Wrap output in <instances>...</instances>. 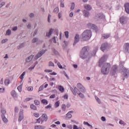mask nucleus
Here are the masks:
<instances>
[{"label":"nucleus","instance_id":"obj_1","mask_svg":"<svg viewBox=\"0 0 129 129\" xmlns=\"http://www.w3.org/2000/svg\"><path fill=\"white\" fill-rule=\"evenodd\" d=\"M107 57L108 56L107 55H104L99 61V67H101L103 65L101 69V73L103 75H108L111 68V64L110 63H104Z\"/></svg>","mask_w":129,"mask_h":129},{"label":"nucleus","instance_id":"obj_2","mask_svg":"<svg viewBox=\"0 0 129 129\" xmlns=\"http://www.w3.org/2000/svg\"><path fill=\"white\" fill-rule=\"evenodd\" d=\"M82 39L83 41H88L92 37V32L90 30H86L82 34Z\"/></svg>","mask_w":129,"mask_h":129},{"label":"nucleus","instance_id":"obj_3","mask_svg":"<svg viewBox=\"0 0 129 129\" xmlns=\"http://www.w3.org/2000/svg\"><path fill=\"white\" fill-rule=\"evenodd\" d=\"M89 50L90 49L88 46L84 47L81 51V53L80 55V57L82 59H85L87 58L89 56Z\"/></svg>","mask_w":129,"mask_h":129},{"label":"nucleus","instance_id":"obj_4","mask_svg":"<svg viewBox=\"0 0 129 129\" xmlns=\"http://www.w3.org/2000/svg\"><path fill=\"white\" fill-rule=\"evenodd\" d=\"M71 90L74 95H76L77 94L81 98H84V95L76 87H75L74 89L73 87H71Z\"/></svg>","mask_w":129,"mask_h":129},{"label":"nucleus","instance_id":"obj_5","mask_svg":"<svg viewBox=\"0 0 129 129\" xmlns=\"http://www.w3.org/2000/svg\"><path fill=\"white\" fill-rule=\"evenodd\" d=\"M48 119L47 116L46 114H43L42 116V118L40 117L38 119H37V122L38 123H40L43 122V121H46Z\"/></svg>","mask_w":129,"mask_h":129},{"label":"nucleus","instance_id":"obj_6","mask_svg":"<svg viewBox=\"0 0 129 129\" xmlns=\"http://www.w3.org/2000/svg\"><path fill=\"white\" fill-rule=\"evenodd\" d=\"M77 87L80 90L81 92L84 93L86 92V90L85 89V88L83 86V85L82 84H81L80 83H78L77 84Z\"/></svg>","mask_w":129,"mask_h":129},{"label":"nucleus","instance_id":"obj_7","mask_svg":"<svg viewBox=\"0 0 129 129\" xmlns=\"http://www.w3.org/2000/svg\"><path fill=\"white\" fill-rule=\"evenodd\" d=\"M118 71V67L116 65H113L111 69L110 73L112 75H115Z\"/></svg>","mask_w":129,"mask_h":129},{"label":"nucleus","instance_id":"obj_8","mask_svg":"<svg viewBox=\"0 0 129 129\" xmlns=\"http://www.w3.org/2000/svg\"><path fill=\"white\" fill-rule=\"evenodd\" d=\"M108 47V44L107 43H104L103 44H102L101 45V47H100V49L102 51H104V50H105Z\"/></svg>","mask_w":129,"mask_h":129},{"label":"nucleus","instance_id":"obj_9","mask_svg":"<svg viewBox=\"0 0 129 129\" xmlns=\"http://www.w3.org/2000/svg\"><path fill=\"white\" fill-rule=\"evenodd\" d=\"M122 72L123 73L122 75L123 77L124 78L128 77V72L127 71V70L126 68H123Z\"/></svg>","mask_w":129,"mask_h":129},{"label":"nucleus","instance_id":"obj_10","mask_svg":"<svg viewBox=\"0 0 129 129\" xmlns=\"http://www.w3.org/2000/svg\"><path fill=\"white\" fill-rule=\"evenodd\" d=\"M45 52V51L42 50L41 51H40L38 52V53L36 55L35 57V59H38L39 57H40Z\"/></svg>","mask_w":129,"mask_h":129},{"label":"nucleus","instance_id":"obj_11","mask_svg":"<svg viewBox=\"0 0 129 129\" xmlns=\"http://www.w3.org/2000/svg\"><path fill=\"white\" fill-rule=\"evenodd\" d=\"M124 52L129 53V43H126L124 45Z\"/></svg>","mask_w":129,"mask_h":129},{"label":"nucleus","instance_id":"obj_12","mask_svg":"<svg viewBox=\"0 0 129 129\" xmlns=\"http://www.w3.org/2000/svg\"><path fill=\"white\" fill-rule=\"evenodd\" d=\"M80 37L79 35L78 34L76 35V36L75 37V41L73 43V45H76V44L79 41Z\"/></svg>","mask_w":129,"mask_h":129},{"label":"nucleus","instance_id":"obj_13","mask_svg":"<svg viewBox=\"0 0 129 129\" xmlns=\"http://www.w3.org/2000/svg\"><path fill=\"white\" fill-rule=\"evenodd\" d=\"M119 20L120 24H121L122 25H124V24H125L126 23V19L124 17H121L120 18Z\"/></svg>","mask_w":129,"mask_h":129},{"label":"nucleus","instance_id":"obj_14","mask_svg":"<svg viewBox=\"0 0 129 129\" xmlns=\"http://www.w3.org/2000/svg\"><path fill=\"white\" fill-rule=\"evenodd\" d=\"M24 118L23 111H20L19 113V122H21Z\"/></svg>","mask_w":129,"mask_h":129},{"label":"nucleus","instance_id":"obj_15","mask_svg":"<svg viewBox=\"0 0 129 129\" xmlns=\"http://www.w3.org/2000/svg\"><path fill=\"white\" fill-rule=\"evenodd\" d=\"M88 27L89 29H92L93 30H95V29H96V26L94 24H92L90 23H89L88 24Z\"/></svg>","mask_w":129,"mask_h":129},{"label":"nucleus","instance_id":"obj_16","mask_svg":"<svg viewBox=\"0 0 129 129\" xmlns=\"http://www.w3.org/2000/svg\"><path fill=\"white\" fill-rule=\"evenodd\" d=\"M125 12L129 14V3H126L124 5Z\"/></svg>","mask_w":129,"mask_h":129},{"label":"nucleus","instance_id":"obj_17","mask_svg":"<svg viewBox=\"0 0 129 129\" xmlns=\"http://www.w3.org/2000/svg\"><path fill=\"white\" fill-rule=\"evenodd\" d=\"M53 32V29H51L50 30L49 32L46 33V36L47 37L49 38L50 37V36L51 35V34H52Z\"/></svg>","mask_w":129,"mask_h":129},{"label":"nucleus","instance_id":"obj_18","mask_svg":"<svg viewBox=\"0 0 129 129\" xmlns=\"http://www.w3.org/2000/svg\"><path fill=\"white\" fill-rule=\"evenodd\" d=\"M2 120L5 123H7L8 122V120L6 118V116H5L4 114H2Z\"/></svg>","mask_w":129,"mask_h":129},{"label":"nucleus","instance_id":"obj_19","mask_svg":"<svg viewBox=\"0 0 129 129\" xmlns=\"http://www.w3.org/2000/svg\"><path fill=\"white\" fill-rule=\"evenodd\" d=\"M84 8L85 9L90 11L92 9L91 7L89 5H86L84 6Z\"/></svg>","mask_w":129,"mask_h":129},{"label":"nucleus","instance_id":"obj_20","mask_svg":"<svg viewBox=\"0 0 129 129\" xmlns=\"http://www.w3.org/2000/svg\"><path fill=\"white\" fill-rule=\"evenodd\" d=\"M58 89L59 90V91H60L61 92H64V87L63 86H62L61 85L58 86Z\"/></svg>","mask_w":129,"mask_h":129},{"label":"nucleus","instance_id":"obj_21","mask_svg":"<svg viewBox=\"0 0 129 129\" xmlns=\"http://www.w3.org/2000/svg\"><path fill=\"white\" fill-rule=\"evenodd\" d=\"M72 117V115L69 113H68V114H67V116H66V119L67 120H68V119L71 118Z\"/></svg>","mask_w":129,"mask_h":129},{"label":"nucleus","instance_id":"obj_22","mask_svg":"<svg viewBox=\"0 0 129 129\" xmlns=\"http://www.w3.org/2000/svg\"><path fill=\"white\" fill-rule=\"evenodd\" d=\"M45 127L44 126L37 125L35 126V129H45Z\"/></svg>","mask_w":129,"mask_h":129},{"label":"nucleus","instance_id":"obj_23","mask_svg":"<svg viewBox=\"0 0 129 129\" xmlns=\"http://www.w3.org/2000/svg\"><path fill=\"white\" fill-rule=\"evenodd\" d=\"M11 95L14 98H17V94L16 93L15 91H12Z\"/></svg>","mask_w":129,"mask_h":129},{"label":"nucleus","instance_id":"obj_24","mask_svg":"<svg viewBox=\"0 0 129 129\" xmlns=\"http://www.w3.org/2000/svg\"><path fill=\"white\" fill-rule=\"evenodd\" d=\"M33 58V55H30L28 58L26 59V62H29L32 58Z\"/></svg>","mask_w":129,"mask_h":129},{"label":"nucleus","instance_id":"obj_25","mask_svg":"<svg viewBox=\"0 0 129 129\" xmlns=\"http://www.w3.org/2000/svg\"><path fill=\"white\" fill-rule=\"evenodd\" d=\"M102 37L103 38H104V39H108L110 37V35L107 34H103Z\"/></svg>","mask_w":129,"mask_h":129},{"label":"nucleus","instance_id":"obj_26","mask_svg":"<svg viewBox=\"0 0 129 129\" xmlns=\"http://www.w3.org/2000/svg\"><path fill=\"white\" fill-rule=\"evenodd\" d=\"M83 13H84V16L85 17H87L89 16V12H88L87 11L84 10L83 11Z\"/></svg>","mask_w":129,"mask_h":129},{"label":"nucleus","instance_id":"obj_27","mask_svg":"<svg viewBox=\"0 0 129 129\" xmlns=\"http://www.w3.org/2000/svg\"><path fill=\"white\" fill-rule=\"evenodd\" d=\"M41 103L44 105H46L48 104V101H47V100H45V99H43V100H42Z\"/></svg>","mask_w":129,"mask_h":129},{"label":"nucleus","instance_id":"obj_28","mask_svg":"<svg viewBox=\"0 0 129 129\" xmlns=\"http://www.w3.org/2000/svg\"><path fill=\"white\" fill-rule=\"evenodd\" d=\"M97 17L100 18V19H102L103 18H104V16L103 14H99L97 15Z\"/></svg>","mask_w":129,"mask_h":129},{"label":"nucleus","instance_id":"obj_29","mask_svg":"<svg viewBox=\"0 0 129 129\" xmlns=\"http://www.w3.org/2000/svg\"><path fill=\"white\" fill-rule=\"evenodd\" d=\"M73 129H82V127H78V126L77 125H74Z\"/></svg>","mask_w":129,"mask_h":129},{"label":"nucleus","instance_id":"obj_30","mask_svg":"<svg viewBox=\"0 0 129 129\" xmlns=\"http://www.w3.org/2000/svg\"><path fill=\"white\" fill-rule=\"evenodd\" d=\"M22 85H19V86L18 87V88H17L18 91H19L20 92H21L22 91Z\"/></svg>","mask_w":129,"mask_h":129},{"label":"nucleus","instance_id":"obj_31","mask_svg":"<svg viewBox=\"0 0 129 129\" xmlns=\"http://www.w3.org/2000/svg\"><path fill=\"white\" fill-rule=\"evenodd\" d=\"M75 3H73L71 4V10H73L75 9Z\"/></svg>","mask_w":129,"mask_h":129},{"label":"nucleus","instance_id":"obj_32","mask_svg":"<svg viewBox=\"0 0 129 129\" xmlns=\"http://www.w3.org/2000/svg\"><path fill=\"white\" fill-rule=\"evenodd\" d=\"M10 83V81L9 79H6L5 81V85H8Z\"/></svg>","mask_w":129,"mask_h":129},{"label":"nucleus","instance_id":"obj_33","mask_svg":"<svg viewBox=\"0 0 129 129\" xmlns=\"http://www.w3.org/2000/svg\"><path fill=\"white\" fill-rule=\"evenodd\" d=\"M60 105V102L59 101H57L55 103V107L56 108H57Z\"/></svg>","mask_w":129,"mask_h":129},{"label":"nucleus","instance_id":"obj_34","mask_svg":"<svg viewBox=\"0 0 129 129\" xmlns=\"http://www.w3.org/2000/svg\"><path fill=\"white\" fill-rule=\"evenodd\" d=\"M25 75V72H24L22 73V74L20 76V78L21 80H23V79H24V76Z\"/></svg>","mask_w":129,"mask_h":129},{"label":"nucleus","instance_id":"obj_35","mask_svg":"<svg viewBox=\"0 0 129 129\" xmlns=\"http://www.w3.org/2000/svg\"><path fill=\"white\" fill-rule=\"evenodd\" d=\"M61 109H62V111H64L66 110V106L64 104H62L61 105Z\"/></svg>","mask_w":129,"mask_h":129},{"label":"nucleus","instance_id":"obj_36","mask_svg":"<svg viewBox=\"0 0 129 129\" xmlns=\"http://www.w3.org/2000/svg\"><path fill=\"white\" fill-rule=\"evenodd\" d=\"M30 107H31V109H33L34 110H37V107L35 105H31L30 106Z\"/></svg>","mask_w":129,"mask_h":129},{"label":"nucleus","instance_id":"obj_37","mask_svg":"<svg viewBox=\"0 0 129 129\" xmlns=\"http://www.w3.org/2000/svg\"><path fill=\"white\" fill-rule=\"evenodd\" d=\"M34 103L36 105H39L40 104L39 101H38V100H35Z\"/></svg>","mask_w":129,"mask_h":129},{"label":"nucleus","instance_id":"obj_38","mask_svg":"<svg viewBox=\"0 0 129 129\" xmlns=\"http://www.w3.org/2000/svg\"><path fill=\"white\" fill-rule=\"evenodd\" d=\"M1 113H2V114H4L5 115V114L6 113V110H5V109H2L1 110Z\"/></svg>","mask_w":129,"mask_h":129},{"label":"nucleus","instance_id":"obj_39","mask_svg":"<svg viewBox=\"0 0 129 129\" xmlns=\"http://www.w3.org/2000/svg\"><path fill=\"white\" fill-rule=\"evenodd\" d=\"M33 90V87L32 86H30L28 88V91H32Z\"/></svg>","mask_w":129,"mask_h":129},{"label":"nucleus","instance_id":"obj_40","mask_svg":"<svg viewBox=\"0 0 129 129\" xmlns=\"http://www.w3.org/2000/svg\"><path fill=\"white\" fill-rule=\"evenodd\" d=\"M49 67H54V64L53 62H52V61H50L49 62Z\"/></svg>","mask_w":129,"mask_h":129},{"label":"nucleus","instance_id":"obj_41","mask_svg":"<svg viewBox=\"0 0 129 129\" xmlns=\"http://www.w3.org/2000/svg\"><path fill=\"white\" fill-rule=\"evenodd\" d=\"M95 99L99 104L101 103L100 99L98 98V97H95Z\"/></svg>","mask_w":129,"mask_h":129},{"label":"nucleus","instance_id":"obj_42","mask_svg":"<svg viewBox=\"0 0 129 129\" xmlns=\"http://www.w3.org/2000/svg\"><path fill=\"white\" fill-rule=\"evenodd\" d=\"M69 33L68 31H66V32H64V35H66V37L67 38H68L69 37Z\"/></svg>","mask_w":129,"mask_h":129},{"label":"nucleus","instance_id":"obj_43","mask_svg":"<svg viewBox=\"0 0 129 129\" xmlns=\"http://www.w3.org/2000/svg\"><path fill=\"white\" fill-rule=\"evenodd\" d=\"M11 33V31L10 29H8L6 32V35H10V34Z\"/></svg>","mask_w":129,"mask_h":129},{"label":"nucleus","instance_id":"obj_44","mask_svg":"<svg viewBox=\"0 0 129 129\" xmlns=\"http://www.w3.org/2000/svg\"><path fill=\"white\" fill-rule=\"evenodd\" d=\"M44 89V85H42L41 86H40V87H39V91H41L42 90H43Z\"/></svg>","mask_w":129,"mask_h":129},{"label":"nucleus","instance_id":"obj_45","mask_svg":"<svg viewBox=\"0 0 129 129\" xmlns=\"http://www.w3.org/2000/svg\"><path fill=\"white\" fill-rule=\"evenodd\" d=\"M34 115L35 117H37V118L39 117V116H40L39 114L38 113H34Z\"/></svg>","mask_w":129,"mask_h":129},{"label":"nucleus","instance_id":"obj_46","mask_svg":"<svg viewBox=\"0 0 129 129\" xmlns=\"http://www.w3.org/2000/svg\"><path fill=\"white\" fill-rule=\"evenodd\" d=\"M119 123L120 124L123 125H124L125 124L124 122L123 121H122V120H120L119 122Z\"/></svg>","mask_w":129,"mask_h":129},{"label":"nucleus","instance_id":"obj_47","mask_svg":"<svg viewBox=\"0 0 129 129\" xmlns=\"http://www.w3.org/2000/svg\"><path fill=\"white\" fill-rule=\"evenodd\" d=\"M38 40V39L36 38H34L33 40H32V43H36Z\"/></svg>","mask_w":129,"mask_h":129},{"label":"nucleus","instance_id":"obj_48","mask_svg":"<svg viewBox=\"0 0 129 129\" xmlns=\"http://www.w3.org/2000/svg\"><path fill=\"white\" fill-rule=\"evenodd\" d=\"M59 12V9L58 8H56L54 10V12L57 13Z\"/></svg>","mask_w":129,"mask_h":129},{"label":"nucleus","instance_id":"obj_49","mask_svg":"<svg viewBox=\"0 0 129 129\" xmlns=\"http://www.w3.org/2000/svg\"><path fill=\"white\" fill-rule=\"evenodd\" d=\"M57 65H58V66L59 69H63L62 66L61 65L60 62H58L57 63Z\"/></svg>","mask_w":129,"mask_h":129},{"label":"nucleus","instance_id":"obj_50","mask_svg":"<svg viewBox=\"0 0 129 129\" xmlns=\"http://www.w3.org/2000/svg\"><path fill=\"white\" fill-rule=\"evenodd\" d=\"M7 41H8V39H3V40L2 41V44H4L5 43L7 42Z\"/></svg>","mask_w":129,"mask_h":129},{"label":"nucleus","instance_id":"obj_51","mask_svg":"<svg viewBox=\"0 0 129 129\" xmlns=\"http://www.w3.org/2000/svg\"><path fill=\"white\" fill-rule=\"evenodd\" d=\"M45 72L46 73H51L52 72V70H45Z\"/></svg>","mask_w":129,"mask_h":129},{"label":"nucleus","instance_id":"obj_52","mask_svg":"<svg viewBox=\"0 0 129 129\" xmlns=\"http://www.w3.org/2000/svg\"><path fill=\"white\" fill-rule=\"evenodd\" d=\"M67 127L69 128V129H73V126L72 125H68Z\"/></svg>","mask_w":129,"mask_h":129},{"label":"nucleus","instance_id":"obj_53","mask_svg":"<svg viewBox=\"0 0 129 129\" xmlns=\"http://www.w3.org/2000/svg\"><path fill=\"white\" fill-rule=\"evenodd\" d=\"M83 124H84V125H87L88 126H90V124L88 122H86V121H84V122H83Z\"/></svg>","mask_w":129,"mask_h":129},{"label":"nucleus","instance_id":"obj_54","mask_svg":"<svg viewBox=\"0 0 129 129\" xmlns=\"http://www.w3.org/2000/svg\"><path fill=\"white\" fill-rule=\"evenodd\" d=\"M0 92H5V89L4 88H1Z\"/></svg>","mask_w":129,"mask_h":129},{"label":"nucleus","instance_id":"obj_55","mask_svg":"<svg viewBox=\"0 0 129 129\" xmlns=\"http://www.w3.org/2000/svg\"><path fill=\"white\" fill-rule=\"evenodd\" d=\"M101 120H102L103 121H106V118L104 116H102L101 117Z\"/></svg>","mask_w":129,"mask_h":129},{"label":"nucleus","instance_id":"obj_56","mask_svg":"<svg viewBox=\"0 0 129 129\" xmlns=\"http://www.w3.org/2000/svg\"><path fill=\"white\" fill-rule=\"evenodd\" d=\"M50 75L51 76H56L57 75V73L55 72H52L50 73Z\"/></svg>","mask_w":129,"mask_h":129},{"label":"nucleus","instance_id":"obj_57","mask_svg":"<svg viewBox=\"0 0 129 129\" xmlns=\"http://www.w3.org/2000/svg\"><path fill=\"white\" fill-rule=\"evenodd\" d=\"M55 98V95H51L50 96V98L52 99V98Z\"/></svg>","mask_w":129,"mask_h":129},{"label":"nucleus","instance_id":"obj_58","mask_svg":"<svg viewBox=\"0 0 129 129\" xmlns=\"http://www.w3.org/2000/svg\"><path fill=\"white\" fill-rule=\"evenodd\" d=\"M32 100V98H27L26 99V101H29L30 100Z\"/></svg>","mask_w":129,"mask_h":129},{"label":"nucleus","instance_id":"obj_59","mask_svg":"<svg viewBox=\"0 0 129 129\" xmlns=\"http://www.w3.org/2000/svg\"><path fill=\"white\" fill-rule=\"evenodd\" d=\"M63 98H64V99H68V96L67 95H63Z\"/></svg>","mask_w":129,"mask_h":129},{"label":"nucleus","instance_id":"obj_60","mask_svg":"<svg viewBox=\"0 0 129 129\" xmlns=\"http://www.w3.org/2000/svg\"><path fill=\"white\" fill-rule=\"evenodd\" d=\"M51 107V105L50 104L48 105V106H47L45 108L46 109H49Z\"/></svg>","mask_w":129,"mask_h":129},{"label":"nucleus","instance_id":"obj_61","mask_svg":"<svg viewBox=\"0 0 129 129\" xmlns=\"http://www.w3.org/2000/svg\"><path fill=\"white\" fill-rule=\"evenodd\" d=\"M18 111H19L18 108L17 107H15V112L17 113L18 112Z\"/></svg>","mask_w":129,"mask_h":129},{"label":"nucleus","instance_id":"obj_62","mask_svg":"<svg viewBox=\"0 0 129 129\" xmlns=\"http://www.w3.org/2000/svg\"><path fill=\"white\" fill-rule=\"evenodd\" d=\"M13 31H16L17 30V27H15L12 29Z\"/></svg>","mask_w":129,"mask_h":129},{"label":"nucleus","instance_id":"obj_63","mask_svg":"<svg viewBox=\"0 0 129 129\" xmlns=\"http://www.w3.org/2000/svg\"><path fill=\"white\" fill-rule=\"evenodd\" d=\"M50 17H51L50 15H49L48 17V23H50Z\"/></svg>","mask_w":129,"mask_h":129},{"label":"nucleus","instance_id":"obj_64","mask_svg":"<svg viewBox=\"0 0 129 129\" xmlns=\"http://www.w3.org/2000/svg\"><path fill=\"white\" fill-rule=\"evenodd\" d=\"M60 7L63 8L64 7L63 3H60Z\"/></svg>","mask_w":129,"mask_h":129}]
</instances>
